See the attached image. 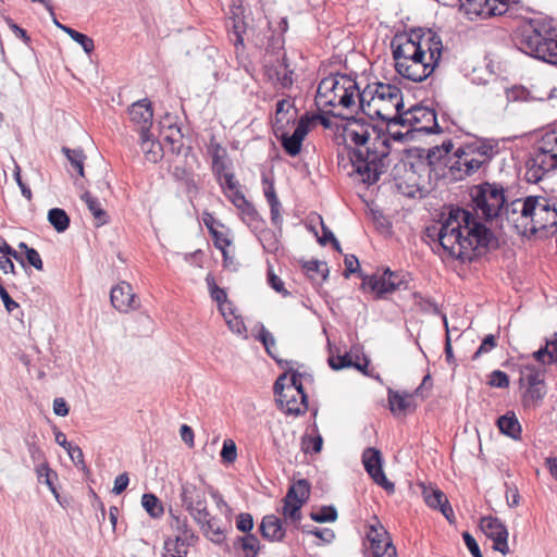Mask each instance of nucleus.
Here are the masks:
<instances>
[{"mask_svg": "<svg viewBox=\"0 0 557 557\" xmlns=\"http://www.w3.org/2000/svg\"><path fill=\"white\" fill-rule=\"evenodd\" d=\"M544 382L543 373L534 366H527L519 379L520 386H533Z\"/></svg>", "mask_w": 557, "mask_h": 557, "instance_id": "48", "label": "nucleus"}, {"mask_svg": "<svg viewBox=\"0 0 557 557\" xmlns=\"http://www.w3.org/2000/svg\"><path fill=\"white\" fill-rule=\"evenodd\" d=\"M290 366V364H287ZM288 373H290V388L293 389V393L300 396V399H302V403L306 405V401L308 399V395L305 392L302 382L300 381V377H306L311 375L306 373H300L297 370H293L290 367H288Z\"/></svg>", "mask_w": 557, "mask_h": 557, "instance_id": "51", "label": "nucleus"}, {"mask_svg": "<svg viewBox=\"0 0 557 557\" xmlns=\"http://www.w3.org/2000/svg\"><path fill=\"white\" fill-rule=\"evenodd\" d=\"M311 485L307 479L294 482L283 498V507L280 510L286 524L290 523L296 529L300 527L302 518L301 507L310 497Z\"/></svg>", "mask_w": 557, "mask_h": 557, "instance_id": "9", "label": "nucleus"}, {"mask_svg": "<svg viewBox=\"0 0 557 557\" xmlns=\"http://www.w3.org/2000/svg\"><path fill=\"white\" fill-rule=\"evenodd\" d=\"M425 235L436 242L449 257L462 262H471L487 250L498 247L494 233L462 208L451 209L440 226H428Z\"/></svg>", "mask_w": 557, "mask_h": 557, "instance_id": "1", "label": "nucleus"}, {"mask_svg": "<svg viewBox=\"0 0 557 557\" xmlns=\"http://www.w3.org/2000/svg\"><path fill=\"white\" fill-rule=\"evenodd\" d=\"M257 339H259L262 345L264 346L265 351L268 355L273 358L281 367L284 364H292L293 361L288 360H278L275 355L272 352V348L275 346V338L274 336L264 327L263 324H261L259 334L257 336Z\"/></svg>", "mask_w": 557, "mask_h": 557, "instance_id": "43", "label": "nucleus"}, {"mask_svg": "<svg viewBox=\"0 0 557 557\" xmlns=\"http://www.w3.org/2000/svg\"><path fill=\"white\" fill-rule=\"evenodd\" d=\"M343 138L356 147L349 151L355 172L364 184L373 185L389 166V145L385 129L363 117L344 119Z\"/></svg>", "mask_w": 557, "mask_h": 557, "instance_id": "2", "label": "nucleus"}, {"mask_svg": "<svg viewBox=\"0 0 557 557\" xmlns=\"http://www.w3.org/2000/svg\"><path fill=\"white\" fill-rule=\"evenodd\" d=\"M37 476L39 482H44L49 490L58 497L57 488L54 486L53 479H57V473L50 469L47 461L40 463L37 469Z\"/></svg>", "mask_w": 557, "mask_h": 557, "instance_id": "49", "label": "nucleus"}, {"mask_svg": "<svg viewBox=\"0 0 557 557\" xmlns=\"http://www.w3.org/2000/svg\"><path fill=\"white\" fill-rule=\"evenodd\" d=\"M255 234L258 235V238L267 252L275 253L278 251L280 240L277 234L274 231L267 228L264 225L262 231H259Z\"/></svg>", "mask_w": 557, "mask_h": 557, "instance_id": "41", "label": "nucleus"}, {"mask_svg": "<svg viewBox=\"0 0 557 557\" xmlns=\"http://www.w3.org/2000/svg\"><path fill=\"white\" fill-rule=\"evenodd\" d=\"M302 268L309 275L311 273L320 274L322 276V281H326V278L329 277L330 271L327 268V263L324 261L309 260L302 264Z\"/></svg>", "mask_w": 557, "mask_h": 557, "instance_id": "58", "label": "nucleus"}, {"mask_svg": "<svg viewBox=\"0 0 557 557\" xmlns=\"http://www.w3.org/2000/svg\"><path fill=\"white\" fill-rule=\"evenodd\" d=\"M293 108V103L287 99L278 100L276 103L275 119L273 122V127L284 124H289L290 122L295 123V116L288 117L284 122L285 114L288 113V110Z\"/></svg>", "mask_w": 557, "mask_h": 557, "instance_id": "54", "label": "nucleus"}, {"mask_svg": "<svg viewBox=\"0 0 557 557\" xmlns=\"http://www.w3.org/2000/svg\"><path fill=\"white\" fill-rule=\"evenodd\" d=\"M373 557H397L396 547L392 541L385 543H370Z\"/></svg>", "mask_w": 557, "mask_h": 557, "instance_id": "57", "label": "nucleus"}, {"mask_svg": "<svg viewBox=\"0 0 557 557\" xmlns=\"http://www.w3.org/2000/svg\"><path fill=\"white\" fill-rule=\"evenodd\" d=\"M556 90H557V88H553L547 94V96H543V95L535 96V95H533L532 90L525 88L524 86H513L506 90V95H507V99L509 101H525V102L544 101V100L554 98L555 97L554 92Z\"/></svg>", "mask_w": 557, "mask_h": 557, "instance_id": "30", "label": "nucleus"}, {"mask_svg": "<svg viewBox=\"0 0 557 557\" xmlns=\"http://www.w3.org/2000/svg\"><path fill=\"white\" fill-rule=\"evenodd\" d=\"M287 374H288V371L281 374L276 379V381L274 382V385H273V392L276 397L275 400H276L277 407H283L284 399L287 396V388H285V381L287 379Z\"/></svg>", "mask_w": 557, "mask_h": 557, "instance_id": "61", "label": "nucleus"}, {"mask_svg": "<svg viewBox=\"0 0 557 557\" xmlns=\"http://www.w3.org/2000/svg\"><path fill=\"white\" fill-rule=\"evenodd\" d=\"M480 527L484 534L494 542L493 548L503 555L508 554V531L500 519L492 516L483 517Z\"/></svg>", "mask_w": 557, "mask_h": 557, "instance_id": "18", "label": "nucleus"}, {"mask_svg": "<svg viewBox=\"0 0 557 557\" xmlns=\"http://www.w3.org/2000/svg\"><path fill=\"white\" fill-rule=\"evenodd\" d=\"M461 147H471L473 150V157H476L478 161H482L483 166H487L494 156L498 152L497 144L493 140L484 139L475 143H468Z\"/></svg>", "mask_w": 557, "mask_h": 557, "instance_id": "26", "label": "nucleus"}, {"mask_svg": "<svg viewBox=\"0 0 557 557\" xmlns=\"http://www.w3.org/2000/svg\"><path fill=\"white\" fill-rule=\"evenodd\" d=\"M48 221L58 233L65 232L71 222L69 214L60 208H52L49 210Z\"/></svg>", "mask_w": 557, "mask_h": 557, "instance_id": "39", "label": "nucleus"}, {"mask_svg": "<svg viewBox=\"0 0 557 557\" xmlns=\"http://www.w3.org/2000/svg\"><path fill=\"white\" fill-rule=\"evenodd\" d=\"M196 523L200 525L205 536L211 542L221 544L225 540L224 531L216 525V519L211 516L210 511L203 521Z\"/></svg>", "mask_w": 557, "mask_h": 557, "instance_id": "35", "label": "nucleus"}, {"mask_svg": "<svg viewBox=\"0 0 557 557\" xmlns=\"http://www.w3.org/2000/svg\"><path fill=\"white\" fill-rule=\"evenodd\" d=\"M190 541L176 535L174 539L168 537L163 545V557H186Z\"/></svg>", "mask_w": 557, "mask_h": 557, "instance_id": "33", "label": "nucleus"}, {"mask_svg": "<svg viewBox=\"0 0 557 557\" xmlns=\"http://www.w3.org/2000/svg\"><path fill=\"white\" fill-rule=\"evenodd\" d=\"M359 86L356 78L348 74L331 73L318 84L314 98L318 109L342 107L349 109L355 106V96Z\"/></svg>", "mask_w": 557, "mask_h": 557, "instance_id": "5", "label": "nucleus"}, {"mask_svg": "<svg viewBox=\"0 0 557 557\" xmlns=\"http://www.w3.org/2000/svg\"><path fill=\"white\" fill-rule=\"evenodd\" d=\"M532 203L529 234L557 230V203L543 196H532Z\"/></svg>", "mask_w": 557, "mask_h": 557, "instance_id": "10", "label": "nucleus"}, {"mask_svg": "<svg viewBox=\"0 0 557 557\" xmlns=\"http://www.w3.org/2000/svg\"><path fill=\"white\" fill-rule=\"evenodd\" d=\"M416 45L420 47L423 52V60L426 52H429V61L426 63H434V70L440 63L443 53V42L441 36L431 28L413 27L410 28Z\"/></svg>", "mask_w": 557, "mask_h": 557, "instance_id": "15", "label": "nucleus"}, {"mask_svg": "<svg viewBox=\"0 0 557 557\" xmlns=\"http://www.w3.org/2000/svg\"><path fill=\"white\" fill-rule=\"evenodd\" d=\"M395 70L404 78L420 83L434 72V63L423 60V52L416 45L411 29L397 33L391 41Z\"/></svg>", "mask_w": 557, "mask_h": 557, "instance_id": "3", "label": "nucleus"}, {"mask_svg": "<svg viewBox=\"0 0 557 557\" xmlns=\"http://www.w3.org/2000/svg\"><path fill=\"white\" fill-rule=\"evenodd\" d=\"M412 394L408 393H399L398 391H394L388 388L387 400L389 410L393 414L397 413H406L407 411H414L416 405L412 401Z\"/></svg>", "mask_w": 557, "mask_h": 557, "instance_id": "25", "label": "nucleus"}, {"mask_svg": "<svg viewBox=\"0 0 557 557\" xmlns=\"http://www.w3.org/2000/svg\"><path fill=\"white\" fill-rule=\"evenodd\" d=\"M312 119L308 113L300 116L297 121L296 128L292 135L287 131V125H278L273 127V133L276 139L281 143L284 151L290 156L296 157L300 153L302 141L309 133Z\"/></svg>", "mask_w": 557, "mask_h": 557, "instance_id": "13", "label": "nucleus"}, {"mask_svg": "<svg viewBox=\"0 0 557 557\" xmlns=\"http://www.w3.org/2000/svg\"><path fill=\"white\" fill-rule=\"evenodd\" d=\"M242 541V550L245 554V557H257L260 550V542L257 535L252 533H247L243 535Z\"/></svg>", "mask_w": 557, "mask_h": 557, "instance_id": "53", "label": "nucleus"}, {"mask_svg": "<svg viewBox=\"0 0 557 557\" xmlns=\"http://www.w3.org/2000/svg\"><path fill=\"white\" fill-rule=\"evenodd\" d=\"M423 499L425 504L442 512L449 523L455 521V513L446 494L437 487H423Z\"/></svg>", "mask_w": 557, "mask_h": 557, "instance_id": "21", "label": "nucleus"}, {"mask_svg": "<svg viewBox=\"0 0 557 557\" xmlns=\"http://www.w3.org/2000/svg\"><path fill=\"white\" fill-rule=\"evenodd\" d=\"M238 211L242 221L251 230V232L257 233L264 228L265 221L258 212L252 202L249 201L248 203L243 206V208L239 209Z\"/></svg>", "mask_w": 557, "mask_h": 557, "instance_id": "32", "label": "nucleus"}, {"mask_svg": "<svg viewBox=\"0 0 557 557\" xmlns=\"http://www.w3.org/2000/svg\"><path fill=\"white\" fill-rule=\"evenodd\" d=\"M293 74L294 70H285L284 73H281V71L277 67H275L273 70V73L269 74V77L271 79L275 78L280 87L288 89L294 84Z\"/></svg>", "mask_w": 557, "mask_h": 557, "instance_id": "60", "label": "nucleus"}, {"mask_svg": "<svg viewBox=\"0 0 557 557\" xmlns=\"http://www.w3.org/2000/svg\"><path fill=\"white\" fill-rule=\"evenodd\" d=\"M221 458L223 462L233 463L237 458V447L233 440L226 438L223 442L221 450Z\"/></svg>", "mask_w": 557, "mask_h": 557, "instance_id": "62", "label": "nucleus"}, {"mask_svg": "<svg viewBox=\"0 0 557 557\" xmlns=\"http://www.w3.org/2000/svg\"><path fill=\"white\" fill-rule=\"evenodd\" d=\"M141 505L148 515L152 518H160L163 515L161 500L151 493H146L141 497Z\"/></svg>", "mask_w": 557, "mask_h": 557, "instance_id": "44", "label": "nucleus"}, {"mask_svg": "<svg viewBox=\"0 0 557 557\" xmlns=\"http://www.w3.org/2000/svg\"><path fill=\"white\" fill-rule=\"evenodd\" d=\"M225 157H226L225 149L220 144H215L213 146V152H212V173L215 176V178L223 191H225V187L222 182V176H224V174H227L231 172V171H228V164L225 160Z\"/></svg>", "mask_w": 557, "mask_h": 557, "instance_id": "29", "label": "nucleus"}, {"mask_svg": "<svg viewBox=\"0 0 557 557\" xmlns=\"http://www.w3.org/2000/svg\"><path fill=\"white\" fill-rule=\"evenodd\" d=\"M460 9L470 20L502 15L508 10V0H459Z\"/></svg>", "mask_w": 557, "mask_h": 557, "instance_id": "16", "label": "nucleus"}, {"mask_svg": "<svg viewBox=\"0 0 557 557\" xmlns=\"http://www.w3.org/2000/svg\"><path fill=\"white\" fill-rule=\"evenodd\" d=\"M497 346V336L494 334L486 335L476 351L473 354L472 359L475 360L480 358L482 355L491 351Z\"/></svg>", "mask_w": 557, "mask_h": 557, "instance_id": "63", "label": "nucleus"}, {"mask_svg": "<svg viewBox=\"0 0 557 557\" xmlns=\"http://www.w3.org/2000/svg\"><path fill=\"white\" fill-rule=\"evenodd\" d=\"M181 500L183 507L189 512L195 522H200L208 516L206 492L201 486L191 482L181 485Z\"/></svg>", "mask_w": 557, "mask_h": 557, "instance_id": "14", "label": "nucleus"}, {"mask_svg": "<svg viewBox=\"0 0 557 557\" xmlns=\"http://www.w3.org/2000/svg\"><path fill=\"white\" fill-rule=\"evenodd\" d=\"M112 306L120 312L126 313L139 307V300L127 282H121L110 292Z\"/></svg>", "mask_w": 557, "mask_h": 557, "instance_id": "19", "label": "nucleus"}, {"mask_svg": "<svg viewBox=\"0 0 557 557\" xmlns=\"http://www.w3.org/2000/svg\"><path fill=\"white\" fill-rule=\"evenodd\" d=\"M66 34L75 42H77L87 54H90L94 51V49H95L94 39L90 38L89 36L85 35L83 33H79V32L75 30L74 28H67Z\"/></svg>", "mask_w": 557, "mask_h": 557, "instance_id": "56", "label": "nucleus"}, {"mask_svg": "<svg viewBox=\"0 0 557 557\" xmlns=\"http://www.w3.org/2000/svg\"><path fill=\"white\" fill-rule=\"evenodd\" d=\"M507 189L500 183L482 182L469 189L472 215L491 223L502 216Z\"/></svg>", "mask_w": 557, "mask_h": 557, "instance_id": "6", "label": "nucleus"}, {"mask_svg": "<svg viewBox=\"0 0 557 557\" xmlns=\"http://www.w3.org/2000/svg\"><path fill=\"white\" fill-rule=\"evenodd\" d=\"M62 152L65 154L66 159L70 161L72 168L77 171L81 176H84V161L86 156L83 149H71L67 147L62 148Z\"/></svg>", "mask_w": 557, "mask_h": 557, "instance_id": "46", "label": "nucleus"}, {"mask_svg": "<svg viewBox=\"0 0 557 557\" xmlns=\"http://www.w3.org/2000/svg\"><path fill=\"white\" fill-rule=\"evenodd\" d=\"M524 177L529 183H539L547 173L557 170V129L546 132L525 161Z\"/></svg>", "mask_w": 557, "mask_h": 557, "instance_id": "7", "label": "nucleus"}, {"mask_svg": "<svg viewBox=\"0 0 557 557\" xmlns=\"http://www.w3.org/2000/svg\"><path fill=\"white\" fill-rule=\"evenodd\" d=\"M414 306L423 313L442 314L437 302L433 298L424 297L421 293L413 294Z\"/></svg>", "mask_w": 557, "mask_h": 557, "instance_id": "45", "label": "nucleus"}, {"mask_svg": "<svg viewBox=\"0 0 557 557\" xmlns=\"http://www.w3.org/2000/svg\"><path fill=\"white\" fill-rule=\"evenodd\" d=\"M385 274L388 282L395 285V290L407 289L410 281V275L404 271H392L389 268L385 269Z\"/></svg>", "mask_w": 557, "mask_h": 557, "instance_id": "55", "label": "nucleus"}, {"mask_svg": "<svg viewBox=\"0 0 557 557\" xmlns=\"http://www.w3.org/2000/svg\"><path fill=\"white\" fill-rule=\"evenodd\" d=\"M362 463L372 480L388 492H393L394 483L387 480L383 471V457L381 451L374 447H368L362 453Z\"/></svg>", "mask_w": 557, "mask_h": 557, "instance_id": "17", "label": "nucleus"}, {"mask_svg": "<svg viewBox=\"0 0 557 557\" xmlns=\"http://www.w3.org/2000/svg\"><path fill=\"white\" fill-rule=\"evenodd\" d=\"M545 395V382L539 385L528 386L522 395V404L527 408H535Z\"/></svg>", "mask_w": 557, "mask_h": 557, "instance_id": "38", "label": "nucleus"}, {"mask_svg": "<svg viewBox=\"0 0 557 557\" xmlns=\"http://www.w3.org/2000/svg\"><path fill=\"white\" fill-rule=\"evenodd\" d=\"M396 187L400 194L408 198H424L428 195L426 188L416 182L413 171L408 172L406 178L396 181Z\"/></svg>", "mask_w": 557, "mask_h": 557, "instance_id": "27", "label": "nucleus"}, {"mask_svg": "<svg viewBox=\"0 0 557 557\" xmlns=\"http://www.w3.org/2000/svg\"><path fill=\"white\" fill-rule=\"evenodd\" d=\"M278 408L286 414L298 417L305 414L308 410V400L306 401V405L302 403V399L298 403L297 394L293 393L290 387H287V396L284 399L283 407Z\"/></svg>", "mask_w": 557, "mask_h": 557, "instance_id": "36", "label": "nucleus"}, {"mask_svg": "<svg viewBox=\"0 0 557 557\" xmlns=\"http://www.w3.org/2000/svg\"><path fill=\"white\" fill-rule=\"evenodd\" d=\"M284 521L275 515H265L259 525V531L269 542H283L286 537Z\"/></svg>", "mask_w": 557, "mask_h": 557, "instance_id": "22", "label": "nucleus"}, {"mask_svg": "<svg viewBox=\"0 0 557 557\" xmlns=\"http://www.w3.org/2000/svg\"><path fill=\"white\" fill-rule=\"evenodd\" d=\"M372 88L374 91V94H372V98L380 101L391 102L396 110V115L401 113L404 110V101L400 88L395 85L384 83H376Z\"/></svg>", "mask_w": 557, "mask_h": 557, "instance_id": "23", "label": "nucleus"}, {"mask_svg": "<svg viewBox=\"0 0 557 557\" xmlns=\"http://www.w3.org/2000/svg\"><path fill=\"white\" fill-rule=\"evenodd\" d=\"M172 176L176 181L183 182L187 187L196 186L191 171L187 170L185 166H174Z\"/></svg>", "mask_w": 557, "mask_h": 557, "instance_id": "64", "label": "nucleus"}, {"mask_svg": "<svg viewBox=\"0 0 557 557\" xmlns=\"http://www.w3.org/2000/svg\"><path fill=\"white\" fill-rule=\"evenodd\" d=\"M357 96L359 99V107L361 111L367 114L371 120L374 117L380 119L374 112L377 109L372 110V101L375 100V98H372V94H374L373 88L371 85H368L362 91L359 89L357 90Z\"/></svg>", "mask_w": 557, "mask_h": 557, "instance_id": "42", "label": "nucleus"}, {"mask_svg": "<svg viewBox=\"0 0 557 557\" xmlns=\"http://www.w3.org/2000/svg\"><path fill=\"white\" fill-rule=\"evenodd\" d=\"M446 168L447 172L444 173V176L457 182L475 174L483 165L482 161H478L476 157H473L471 147L460 146L449 158Z\"/></svg>", "mask_w": 557, "mask_h": 557, "instance_id": "12", "label": "nucleus"}, {"mask_svg": "<svg viewBox=\"0 0 557 557\" xmlns=\"http://www.w3.org/2000/svg\"><path fill=\"white\" fill-rule=\"evenodd\" d=\"M337 517V509L333 505L322 506L318 511L310 513V518L318 523L334 522Z\"/></svg>", "mask_w": 557, "mask_h": 557, "instance_id": "52", "label": "nucleus"}, {"mask_svg": "<svg viewBox=\"0 0 557 557\" xmlns=\"http://www.w3.org/2000/svg\"><path fill=\"white\" fill-rule=\"evenodd\" d=\"M361 288H369L375 293V298L381 299L385 294L395 292V285L388 282L385 270L381 275L372 274L362 276Z\"/></svg>", "mask_w": 557, "mask_h": 557, "instance_id": "24", "label": "nucleus"}, {"mask_svg": "<svg viewBox=\"0 0 557 557\" xmlns=\"http://www.w3.org/2000/svg\"><path fill=\"white\" fill-rule=\"evenodd\" d=\"M172 528H174L178 535L183 539L193 541L195 539V534L193 530L189 528L188 521L186 518H181L178 516H173Z\"/></svg>", "mask_w": 557, "mask_h": 557, "instance_id": "59", "label": "nucleus"}, {"mask_svg": "<svg viewBox=\"0 0 557 557\" xmlns=\"http://www.w3.org/2000/svg\"><path fill=\"white\" fill-rule=\"evenodd\" d=\"M140 147L144 152L145 159L148 162L157 163L163 157V149L159 141L151 139V134L140 136Z\"/></svg>", "mask_w": 557, "mask_h": 557, "instance_id": "34", "label": "nucleus"}, {"mask_svg": "<svg viewBox=\"0 0 557 557\" xmlns=\"http://www.w3.org/2000/svg\"><path fill=\"white\" fill-rule=\"evenodd\" d=\"M81 198L87 205L89 211L96 219L97 226L108 223V213L102 209L98 198L94 197L89 191H85Z\"/></svg>", "mask_w": 557, "mask_h": 557, "instance_id": "37", "label": "nucleus"}, {"mask_svg": "<svg viewBox=\"0 0 557 557\" xmlns=\"http://www.w3.org/2000/svg\"><path fill=\"white\" fill-rule=\"evenodd\" d=\"M374 113L388 125H409L414 133L437 134L442 132L436 112L426 107L413 106L393 117L383 114L382 110H376Z\"/></svg>", "mask_w": 557, "mask_h": 557, "instance_id": "8", "label": "nucleus"}, {"mask_svg": "<svg viewBox=\"0 0 557 557\" xmlns=\"http://www.w3.org/2000/svg\"><path fill=\"white\" fill-rule=\"evenodd\" d=\"M374 523L369 525L367 531V539L370 543H385L391 540V536L382 523L374 517Z\"/></svg>", "mask_w": 557, "mask_h": 557, "instance_id": "47", "label": "nucleus"}, {"mask_svg": "<svg viewBox=\"0 0 557 557\" xmlns=\"http://www.w3.org/2000/svg\"><path fill=\"white\" fill-rule=\"evenodd\" d=\"M519 49L537 60L557 65V23L552 17L530 21L519 40Z\"/></svg>", "mask_w": 557, "mask_h": 557, "instance_id": "4", "label": "nucleus"}, {"mask_svg": "<svg viewBox=\"0 0 557 557\" xmlns=\"http://www.w3.org/2000/svg\"><path fill=\"white\" fill-rule=\"evenodd\" d=\"M532 196L524 199H506L500 220L505 219L508 225L519 235H529L531 209H533Z\"/></svg>", "mask_w": 557, "mask_h": 557, "instance_id": "11", "label": "nucleus"}, {"mask_svg": "<svg viewBox=\"0 0 557 557\" xmlns=\"http://www.w3.org/2000/svg\"><path fill=\"white\" fill-rule=\"evenodd\" d=\"M298 530H300L302 533H307V534H311V535L317 536L318 539H320L325 544L332 543L334 541V539H335L334 531L332 529H329V528L319 529V528H317L314 525H311V524H300Z\"/></svg>", "mask_w": 557, "mask_h": 557, "instance_id": "50", "label": "nucleus"}, {"mask_svg": "<svg viewBox=\"0 0 557 557\" xmlns=\"http://www.w3.org/2000/svg\"><path fill=\"white\" fill-rule=\"evenodd\" d=\"M500 433L504 435L518 441L521 440L522 428L513 411L500 416L496 422Z\"/></svg>", "mask_w": 557, "mask_h": 557, "instance_id": "28", "label": "nucleus"}, {"mask_svg": "<svg viewBox=\"0 0 557 557\" xmlns=\"http://www.w3.org/2000/svg\"><path fill=\"white\" fill-rule=\"evenodd\" d=\"M206 283L210 292L211 298L218 304L219 310L224 318H226L225 305L230 307V313L234 314L233 304L228 301L225 289L219 287L212 274L206 276Z\"/></svg>", "mask_w": 557, "mask_h": 557, "instance_id": "31", "label": "nucleus"}, {"mask_svg": "<svg viewBox=\"0 0 557 557\" xmlns=\"http://www.w3.org/2000/svg\"><path fill=\"white\" fill-rule=\"evenodd\" d=\"M131 121L138 126L140 136L150 133L153 110L149 99L145 98L134 102L128 108Z\"/></svg>", "mask_w": 557, "mask_h": 557, "instance_id": "20", "label": "nucleus"}, {"mask_svg": "<svg viewBox=\"0 0 557 557\" xmlns=\"http://www.w3.org/2000/svg\"><path fill=\"white\" fill-rule=\"evenodd\" d=\"M203 223L213 238L215 248L222 252L224 265H227V247L232 244V240L227 238L222 232H219L216 228H214V226L208 225L207 219H203Z\"/></svg>", "mask_w": 557, "mask_h": 557, "instance_id": "40", "label": "nucleus"}]
</instances>
